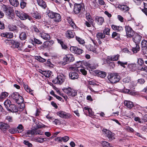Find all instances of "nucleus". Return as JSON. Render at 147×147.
Instances as JSON below:
<instances>
[{"label":"nucleus","instance_id":"4be33fe9","mask_svg":"<svg viewBox=\"0 0 147 147\" xmlns=\"http://www.w3.org/2000/svg\"><path fill=\"white\" fill-rule=\"evenodd\" d=\"M13 47L15 48H17L20 51H22L23 50L22 47L20 46V43L19 42L17 41L13 40Z\"/></svg>","mask_w":147,"mask_h":147},{"label":"nucleus","instance_id":"f8f14e48","mask_svg":"<svg viewBox=\"0 0 147 147\" xmlns=\"http://www.w3.org/2000/svg\"><path fill=\"white\" fill-rule=\"evenodd\" d=\"M70 50L72 53L78 55L82 54L84 51L83 50L76 47H71Z\"/></svg>","mask_w":147,"mask_h":147},{"label":"nucleus","instance_id":"20e7f679","mask_svg":"<svg viewBox=\"0 0 147 147\" xmlns=\"http://www.w3.org/2000/svg\"><path fill=\"white\" fill-rule=\"evenodd\" d=\"M108 78L111 83H115L119 82L120 80V76L117 73H111L108 76Z\"/></svg>","mask_w":147,"mask_h":147},{"label":"nucleus","instance_id":"4d7b16f0","mask_svg":"<svg viewBox=\"0 0 147 147\" xmlns=\"http://www.w3.org/2000/svg\"><path fill=\"white\" fill-rule=\"evenodd\" d=\"M89 50L90 51H92L94 53H97L96 48H94L93 46H90V47Z\"/></svg>","mask_w":147,"mask_h":147},{"label":"nucleus","instance_id":"39448f33","mask_svg":"<svg viewBox=\"0 0 147 147\" xmlns=\"http://www.w3.org/2000/svg\"><path fill=\"white\" fill-rule=\"evenodd\" d=\"M75 60L74 55L72 54H68L66 55L63 59V61L61 62V64L63 65H65L70 62H73Z\"/></svg>","mask_w":147,"mask_h":147},{"label":"nucleus","instance_id":"b1692460","mask_svg":"<svg viewBox=\"0 0 147 147\" xmlns=\"http://www.w3.org/2000/svg\"><path fill=\"white\" fill-rule=\"evenodd\" d=\"M128 68L129 69L130 71H134L137 69V67L136 64L132 63L128 64Z\"/></svg>","mask_w":147,"mask_h":147},{"label":"nucleus","instance_id":"9d476101","mask_svg":"<svg viewBox=\"0 0 147 147\" xmlns=\"http://www.w3.org/2000/svg\"><path fill=\"white\" fill-rule=\"evenodd\" d=\"M126 3H124L121 4H116L115 5V7L123 12H127L129 10V8L126 5Z\"/></svg>","mask_w":147,"mask_h":147},{"label":"nucleus","instance_id":"f3484780","mask_svg":"<svg viewBox=\"0 0 147 147\" xmlns=\"http://www.w3.org/2000/svg\"><path fill=\"white\" fill-rule=\"evenodd\" d=\"M69 78L72 80H74L78 78L79 76L77 73L74 71L70 72L69 74Z\"/></svg>","mask_w":147,"mask_h":147},{"label":"nucleus","instance_id":"6ab92c4d","mask_svg":"<svg viewBox=\"0 0 147 147\" xmlns=\"http://www.w3.org/2000/svg\"><path fill=\"white\" fill-rule=\"evenodd\" d=\"M38 35L45 40H49L50 38L49 35L44 32H40L38 34Z\"/></svg>","mask_w":147,"mask_h":147},{"label":"nucleus","instance_id":"a211bd4d","mask_svg":"<svg viewBox=\"0 0 147 147\" xmlns=\"http://www.w3.org/2000/svg\"><path fill=\"white\" fill-rule=\"evenodd\" d=\"M28 36V33L27 31L22 32L19 35V37L22 40H24L26 39Z\"/></svg>","mask_w":147,"mask_h":147},{"label":"nucleus","instance_id":"774afa93","mask_svg":"<svg viewBox=\"0 0 147 147\" xmlns=\"http://www.w3.org/2000/svg\"><path fill=\"white\" fill-rule=\"evenodd\" d=\"M15 13L20 18L21 14L22 13V12L18 10H16L15 11Z\"/></svg>","mask_w":147,"mask_h":147},{"label":"nucleus","instance_id":"dca6fc26","mask_svg":"<svg viewBox=\"0 0 147 147\" xmlns=\"http://www.w3.org/2000/svg\"><path fill=\"white\" fill-rule=\"evenodd\" d=\"M75 35V33L73 30H68L65 33V36L68 39L73 38Z\"/></svg>","mask_w":147,"mask_h":147},{"label":"nucleus","instance_id":"de8ad7c7","mask_svg":"<svg viewBox=\"0 0 147 147\" xmlns=\"http://www.w3.org/2000/svg\"><path fill=\"white\" fill-rule=\"evenodd\" d=\"M68 22L71 25V26L73 28H74L76 26V25L74 22L70 18H69L68 20Z\"/></svg>","mask_w":147,"mask_h":147},{"label":"nucleus","instance_id":"8fccbe9b","mask_svg":"<svg viewBox=\"0 0 147 147\" xmlns=\"http://www.w3.org/2000/svg\"><path fill=\"white\" fill-rule=\"evenodd\" d=\"M110 29L109 28H105L104 29L103 31V33L105 34L109 35Z\"/></svg>","mask_w":147,"mask_h":147},{"label":"nucleus","instance_id":"5fc2aeb1","mask_svg":"<svg viewBox=\"0 0 147 147\" xmlns=\"http://www.w3.org/2000/svg\"><path fill=\"white\" fill-rule=\"evenodd\" d=\"M36 125V126L38 128H40L43 127V125L40 122H39L38 121H36L35 123Z\"/></svg>","mask_w":147,"mask_h":147},{"label":"nucleus","instance_id":"49530a36","mask_svg":"<svg viewBox=\"0 0 147 147\" xmlns=\"http://www.w3.org/2000/svg\"><path fill=\"white\" fill-rule=\"evenodd\" d=\"M76 40L80 44H83L85 43L84 40L76 36Z\"/></svg>","mask_w":147,"mask_h":147},{"label":"nucleus","instance_id":"ddd939ff","mask_svg":"<svg viewBox=\"0 0 147 147\" xmlns=\"http://www.w3.org/2000/svg\"><path fill=\"white\" fill-rule=\"evenodd\" d=\"M57 115L60 117L64 119H69L71 117V114L63 111H60L57 113Z\"/></svg>","mask_w":147,"mask_h":147},{"label":"nucleus","instance_id":"f257e3e1","mask_svg":"<svg viewBox=\"0 0 147 147\" xmlns=\"http://www.w3.org/2000/svg\"><path fill=\"white\" fill-rule=\"evenodd\" d=\"M4 105L7 110L9 112L16 113L18 111L17 106L14 104H12L9 100H6L4 102Z\"/></svg>","mask_w":147,"mask_h":147},{"label":"nucleus","instance_id":"7ed1b4c3","mask_svg":"<svg viewBox=\"0 0 147 147\" xmlns=\"http://www.w3.org/2000/svg\"><path fill=\"white\" fill-rule=\"evenodd\" d=\"M142 37L137 34H136L133 38V40L136 45V47H132V51L134 53H137L140 49L139 44Z\"/></svg>","mask_w":147,"mask_h":147},{"label":"nucleus","instance_id":"423d86ee","mask_svg":"<svg viewBox=\"0 0 147 147\" xmlns=\"http://www.w3.org/2000/svg\"><path fill=\"white\" fill-rule=\"evenodd\" d=\"M3 10L5 12L7 15L9 16L10 18L13 19L14 18L13 14V13L12 9L9 7L3 5L2 6Z\"/></svg>","mask_w":147,"mask_h":147},{"label":"nucleus","instance_id":"09e8293b","mask_svg":"<svg viewBox=\"0 0 147 147\" xmlns=\"http://www.w3.org/2000/svg\"><path fill=\"white\" fill-rule=\"evenodd\" d=\"M8 93L7 92H2L0 96V98L3 99L6 97L8 96Z\"/></svg>","mask_w":147,"mask_h":147},{"label":"nucleus","instance_id":"338daca9","mask_svg":"<svg viewBox=\"0 0 147 147\" xmlns=\"http://www.w3.org/2000/svg\"><path fill=\"white\" fill-rule=\"evenodd\" d=\"M20 27L22 29H23L25 30H28V27L23 24H21Z\"/></svg>","mask_w":147,"mask_h":147},{"label":"nucleus","instance_id":"1a4fd4ad","mask_svg":"<svg viewBox=\"0 0 147 147\" xmlns=\"http://www.w3.org/2000/svg\"><path fill=\"white\" fill-rule=\"evenodd\" d=\"M84 7V5L83 3H75L74 4V11L76 14H78L81 13L82 10Z\"/></svg>","mask_w":147,"mask_h":147},{"label":"nucleus","instance_id":"bb28decb","mask_svg":"<svg viewBox=\"0 0 147 147\" xmlns=\"http://www.w3.org/2000/svg\"><path fill=\"white\" fill-rule=\"evenodd\" d=\"M31 40L32 44L33 45H34L36 44L40 45H41L42 43L40 40L35 38H34L33 39H32Z\"/></svg>","mask_w":147,"mask_h":147},{"label":"nucleus","instance_id":"bf43d9fd","mask_svg":"<svg viewBox=\"0 0 147 147\" xmlns=\"http://www.w3.org/2000/svg\"><path fill=\"white\" fill-rule=\"evenodd\" d=\"M125 130L129 132H132L134 131V129L133 128L129 126L126 127Z\"/></svg>","mask_w":147,"mask_h":147},{"label":"nucleus","instance_id":"393cba45","mask_svg":"<svg viewBox=\"0 0 147 147\" xmlns=\"http://www.w3.org/2000/svg\"><path fill=\"white\" fill-rule=\"evenodd\" d=\"M21 15L20 17V19L22 20H24L28 19L29 20H30L32 19L31 17L23 12Z\"/></svg>","mask_w":147,"mask_h":147},{"label":"nucleus","instance_id":"f03ea898","mask_svg":"<svg viewBox=\"0 0 147 147\" xmlns=\"http://www.w3.org/2000/svg\"><path fill=\"white\" fill-rule=\"evenodd\" d=\"M46 13L49 18L53 19V20L56 22H59L61 20V16L59 13L54 12L51 10L47 11Z\"/></svg>","mask_w":147,"mask_h":147},{"label":"nucleus","instance_id":"a19ab883","mask_svg":"<svg viewBox=\"0 0 147 147\" xmlns=\"http://www.w3.org/2000/svg\"><path fill=\"white\" fill-rule=\"evenodd\" d=\"M144 8L142 9V11L147 16V3L143 2Z\"/></svg>","mask_w":147,"mask_h":147},{"label":"nucleus","instance_id":"6e6d98bb","mask_svg":"<svg viewBox=\"0 0 147 147\" xmlns=\"http://www.w3.org/2000/svg\"><path fill=\"white\" fill-rule=\"evenodd\" d=\"M130 80V78L127 77L123 79V81L124 83H129Z\"/></svg>","mask_w":147,"mask_h":147},{"label":"nucleus","instance_id":"e2e57ef3","mask_svg":"<svg viewBox=\"0 0 147 147\" xmlns=\"http://www.w3.org/2000/svg\"><path fill=\"white\" fill-rule=\"evenodd\" d=\"M125 93L131 95H133L134 94V92L132 91L131 90L129 89H125L124 91Z\"/></svg>","mask_w":147,"mask_h":147},{"label":"nucleus","instance_id":"5701e85b","mask_svg":"<svg viewBox=\"0 0 147 147\" xmlns=\"http://www.w3.org/2000/svg\"><path fill=\"white\" fill-rule=\"evenodd\" d=\"M120 55L118 54L113 56H108L107 57V59L111 61H117L119 59Z\"/></svg>","mask_w":147,"mask_h":147},{"label":"nucleus","instance_id":"c03bdc74","mask_svg":"<svg viewBox=\"0 0 147 147\" xmlns=\"http://www.w3.org/2000/svg\"><path fill=\"white\" fill-rule=\"evenodd\" d=\"M103 147H109L110 144L107 142L103 141L101 143Z\"/></svg>","mask_w":147,"mask_h":147},{"label":"nucleus","instance_id":"680f3d73","mask_svg":"<svg viewBox=\"0 0 147 147\" xmlns=\"http://www.w3.org/2000/svg\"><path fill=\"white\" fill-rule=\"evenodd\" d=\"M142 51L143 54H147V47L142 48Z\"/></svg>","mask_w":147,"mask_h":147},{"label":"nucleus","instance_id":"37998d69","mask_svg":"<svg viewBox=\"0 0 147 147\" xmlns=\"http://www.w3.org/2000/svg\"><path fill=\"white\" fill-rule=\"evenodd\" d=\"M35 59L38 61L42 62H43L46 61L45 59H43L40 56H35Z\"/></svg>","mask_w":147,"mask_h":147},{"label":"nucleus","instance_id":"052dcab7","mask_svg":"<svg viewBox=\"0 0 147 147\" xmlns=\"http://www.w3.org/2000/svg\"><path fill=\"white\" fill-rule=\"evenodd\" d=\"M9 29L11 31H16L18 30L17 27L16 26H11Z\"/></svg>","mask_w":147,"mask_h":147},{"label":"nucleus","instance_id":"c756f323","mask_svg":"<svg viewBox=\"0 0 147 147\" xmlns=\"http://www.w3.org/2000/svg\"><path fill=\"white\" fill-rule=\"evenodd\" d=\"M23 86L24 89L27 92L33 95V94L32 92L33 90L31 89L27 85L25 84H23Z\"/></svg>","mask_w":147,"mask_h":147},{"label":"nucleus","instance_id":"0eeeda50","mask_svg":"<svg viewBox=\"0 0 147 147\" xmlns=\"http://www.w3.org/2000/svg\"><path fill=\"white\" fill-rule=\"evenodd\" d=\"M62 90L70 98L75 96L77 94V91L70 87L63 88Z\"/></svg>","mask_w":147,"mask_h":147},{"label":"nucleus","instance_id":"4c0bfd02","mask_svg":"<svg viewBox=\"0 0 147 147\" xmlns=\"http://www.w3.org/2000/svg\"><path fill=\"white\" fill-rule=\"evenodd\" d=\"M9 132L12 134H14L17 133H20V131L18 132L16 128H12L10 129L9 130Z\"/></svg>","mask_w":147,"mask_h":147},{"label":"nucleus","instance_id":"cd10ccee","mask_svg":"<svg viewBox=\"0 0 147 147\" xmlns=\"http://www.w3.org/2000/svg\"><path fill=\"white\" fill-rule=\"evenodd\" d=\"M38 4L42 8L45 9L47 7V5L43 0H37Z\"/></svg>","mask_w":147,"mask_h":147},{"label":"nucleus","instance_id":"aec40b11","mask_svg":"<svg viewBox=\"0 0 147 147\" xmlns=\"http://www.w3.org/2000/svg\"><path fill=\"white\" fill-rule=\"evenodd\" d=\"M95 21L98 25H102L104 22V19L102 17L96 16L95 18Z\"/></svg>","mask_w":147,"mask_h":147},{"label":"nucleus","instance_id":"0e129e2a","mask_svg":"<svg viewBox=\"0 0 147 147\" xmlns=\"http://www.w3.org/2000/svg\"><path fill=\"white\" fill-rule=\"evenodd\" d=\"M134 121L136 122H138L139 123H143L142 120L138 117H135L134 119Z\"/></svg>","mask_w":147,"mask_h":147},{"label":"nucleus","instance_id":"58836bf2","mask_svg":"<svg viewBox=\"0 0 147 147\" xmlns=\"http://www.w3.org/2000/svg\"><path fill=\"white\" fill-rule=\"evenodd\" d=\"M24 101V99L21 96H19L17 100L15 101V102L18 104L22 103Z\"/></svg>","mask_w":147,"mask_h":147},{"label":"nucleus","instance_id":"72a5a7b5","mask_svg":"<svg viewBox=\"0 0 147 147\" xmlns=\"http://www.w3.org/2000/svg\"><path fill=\"white\" fill-rule=\"evenodd\" d=\"M97 75L100 77L103 78L105 77L106 76V73L104 71H98L96 72Z\"/></svg>","mask_w":147,"mask_h":147},{"label":"nucleus","instance_id":"6e6552de","mask_svg":"<svg viewBox=\"0 0 147 147\" xmlns=\"http://www.w3.org/2000/svg\"><path fill=\"white\" fill-rule=\"evenodd\" d=\"M65 76L63 74L58 75L56 78L53 80L52 82L54 84H62L65 81Z\"/></svg>","mask_w":147,"mask_h":147},{"label":"nucleus","instance_id":"9b49d317","mask_svg":"<svg viewBox=\"0 0 147 147\" xmlns=\"http://www.w3.org/2000/svg\"><path fill=\"white\" fill-rule=\"evenodd\" d=\"M102 131L105 134V136L109 138L110 141H112L115 139V134L111 132L110 131L107 129H103Z\"/></svg>","mask_w":147,"mask_h":147},{"label":"nucleus","instance_id":"a18cd8bd","mask_svg":"<svg viewBox=\"0 0 147 147\" xmlns=\"http://www.w3.org/2000/svg\"><path fill=\"white\" fill-rule=\"evenodd\" d=\"M33 135L42 134V132L39 130L33 129Z\"/></svg>","mask_w":147,"mask_h":147},{"label":"nucleus","instance_id":"2eb2a0df","mask_svg":"<svg viewBox=\"0 0 147 147\" xmlns=\"http://www.w3.org/2000/svg\"><path fill=\"white\" fill-rule=\"evenodd\" d=\"M125 30L127 35L129 37H132L134 35V32L132 29L129 26H126Z\"/></svg>","mask_w":147,"mask_h":147},{"label":"nucleus","instance_id":"e433bc0d","mask_svg":"<svg viewBox=\"0 0 147 147\" xmlns=\"http://www.w3.org/2000/svg\"><path fill=\"white\" fill-rule=\"evenodd\" d=\"M19 96L20 95L17 92H13L11 95V98L15 100V101L17 100Z\"/></svg>","mask_w":147,"mask_h":147},{"label":"nucleus","instance_id":"7c9ffc66","mask_svg":"<svg viewBox=\"0 0 147 147\" xmlns=\"http://www.w3.org/2000/svg\"><path fill=\"white\" fill-rule=\"evenodd\" d=\"M1 35L7 38H11L13 36V34L11 32L3 33L1 34Z\"/></svg>","mask_w":147,"mask_h":147},{"label":"nucleus","instance_id":"603ef678","mask_svg":"<svg viewBox=\"0 0 147 147\" xmlns=\"http://www.w3.org/2000/svg\"><path fill=\"white\" fill-rule=\"evenodd\" d=\"M16 128L18 130V132L20 131V133L23 131L24 127L22 124L19 125Z\"/></svg>","mask_w":147,"mask_h":147},{"label":"nucleus","instance_id":"473e14b6","mask_svg":"<svg viewBox=\"0 0 147 147\" xmlns=\"http://www.w3.org/2000/svg\"><path fill=\"white\" fill-rule=\"evenodd\" d=\"M32 15L33 18L37 19H39L41 18V14L37 12L32 13Z\"/></svg>","mask_w":147,"mask_h":147},{"label":"nucleus","instance_id":"c85d7f7f","mask_svg":"<svg viewBox=\"0 0 147 147\" xmlns=\"http://www.w3.org/2000/svg\"><path fill=\"white\" fill-rule=\"evenodd\" d=\"M11 5L14 7H17L19 5V3L18 0H9Z\"/></svg>","mask_w":147,"mask_h":147},{"label":"nucleus","instance_id":"a878e982","mask_svg":"<svg viewBox=\"0 0 147 147\" xmlns=\"http://www.w3.org/2000/svg\"><path fill=\"white\" fill-rule=\"evenodd\" d=\"M111 28L117 32H120L122 31L123 30L122 27L120 26H117L114 24L112 25Z\"/></svg>","mask_w":147,"mask_h":147},{"label":"nucleus","instance_id":"79ce46f5","mask_svg":"<svg viewBox=\"0 0 147 147\" xmlns=\"http://www.w3.org/2000/svg\"><path fill=\"white\" fill-rule=\"evenodd\" d=\"M117 63L122 67L125 68V65H127V62H123L119 61H117Z\"/></svg>","mask_w":147,"mask_h":147},{"label":"nucleus","instance_id":"ea45409f","mask_svg":"<svg viewBox=\"0 0 147 147\" xmlns=\"http://www.w3.org/2000/svg\"><path fill=\"white\" fill-rule=\"evenodd\" d=\"M52 72L50 71H44L43 75L45 77L49 78L51 76Z\"/></svg>","mask_w":147,"mask_h":147},{"label":"nucleus","instance_id":"4468645a","mask_svg":"<svg viewBox=\"0 0 147 147\" xmlns=\"http://www.w3.org/2000/svg\"><path fill=\"white\" fill-rule=\"evenodd\" d=\"M9 125L7 123L0 122V129L4 133L6 132L7 130L9 128Z\"/></svg>","mask_w":147,"mask_h":147},{"label":"nucleus","instance_id":"864d4df0","mask_svg":"<svg viewBox=\"0 0 147 147\" xmlns=\"http://www.w3.org/2000/svg\"><path fill=\"white\" fill-rule=\"evenodd\" d=\"M35 140L40 143H42L45 141L44 138H36L35 139Z\"/></svg>","mask_w":147,"mask_h":147},{"label":"nucleus","instance_id":"3c124183","mask_svg":"<svg viewBox=\"0 0 147 147\" xmlns=\"http://www.w3.org/2000/svg\"><path fill=\"white\" fill-rule=\"evenodd\" d=\"M142 48L147 47V41L143 40L141 42Z\"/></svg>","mask_w":147,"mask_h":147},{"label":"nucleus","instance_id":"69168bd1","mask_svg":"<svg viewBox=\"0 0 147 147\" xmlns=\"http://www.w3.org/2000/svg\"><path fill=\"white\" fill-rule=\"evenodd\" d=\"M86 18L88 20H89L92 18L91 16L89 13L86 12Z\"/></svg>","mask_w":147,"mask_h":147},{"label":"nucleus","instance_id":"13d9d810","mask_svg":"<svg viewBox=\"0 0 147 147\" xmlns=\"http://www.w3.org/2000/svg\"><path fill=\"white\" fill-rule=\"evenodd\" d=\"M24 144L28 146L29 147H32V144L30 143L29 141L26 140H24Z\"/></svg>","mask_w":147,"mask_h":147},{"label":"nucleus","instance_id":"c9c22d12","mask_svg":"<svg viewBox=\"0 0 147 147\" xmlns=\"http://www.w3.org/2000/svg\"><path fill=\"white\" fill-rule=\"evenodd\" d=\"M96 36L98 39H103L105 37V34L103 33L98 32L96 34Z\"/></svg>","mask_w":147,"mask_h":147},{"label":"nucleus","instance_id":"f704fd0d","mask_svg":"<svg viewBox=\"0 0 147 147\" xmlns=\"http://www.w3.org/2000/svg\"><path fill=\"white\" fill-rule=\"evenodd\" d=\"M27 3V0H20V5L22 9H23L26 6Z\"/></svg>","mask_w":147,"mask_h":147},{"label":"nucleus","instance_id":"412c9836","mask_svg":"<svg viewBox=\"0 0 147 147\" xmlns=\"http://www.w3.org/2000/svg\"><path fill=\"white\" fill-rule=\"evenodd\" d=\"M124 106L129 109H131L134 106L133 102L129 100H125L124 102Z\"/></svg>","mask_w":147,"mask_h":147},{"label":"nucleus","instance_id":"2f4dec72","mask_svg":"<svg viewBox=\"0 0 147 147\" xmlns=\"http://www.w3.org/2000/svg\"><path fill=\"white\" fill-rule=\"evenodd\" d=\"M112 37L117 40L120 39L119 34L116 32H113L112 34Z\"/></svg>","mask_w":147,"mask_h":147}]
</instances>
